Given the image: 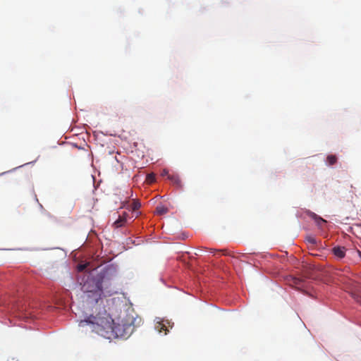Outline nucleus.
Masks as SVG:
<instances>
[{"label":"nucleus","mask_w":361,"mask_h":361,"mask_svg":"<svg viewBox=\"0 0 361 361\" xmlns=\"http://www.w3.org/2000/svg\"><path fill=\"white\" fill-rule=\"evenodd\" d=\"M155 329L159 333H164L165 335L167 334V331H169L164 321L157 322L155 324Z\"/></svg>","instance_id":"7"},{"label":"nucleus","mask_w":361,"mask_h":361,"mask_svg":"<svg viewBox=\"0 0 361 361\" xmlns=\"http://www.w3.org/2000/svg\"><path fill=\"white\" fill-rule=\"evenodd\" d=\"M133 322L131 318L123 319L120 323L113 324L111 332L113 336L111 339L116 338H128L134 330Z\"/></svg>","instance_id":"3"},{"label":"nucleus","mask_w":361,"mask_h":361,"mask_svg":"<svg viewBox=\"0 0 361 361\" xmlns=\"http://www.w3.org/2000/svg\"><path fill=\"white\" fill-rule=\"evenodd\" d=\"M115 277L116 272L112 268H108L94 276H88L81 288L85 295L86 302L97 305L102 300L103 289L110 287Z\"/></svg>","instance_id":"1"},{"label":"nucleus","mask_w":361,"mask_h":361,"mask_svg":"<svg viewBox=\"0 0 361 361\" xmlns=\"http://www.w3.org/2000/svg\"><path fill=\"white\" fill-rule=\"evenodd\" d=\"M335 256L338 258H343L345 255V248L344 247H335L332 250Z\"/></svg>","instance_id":"6"},{"label":"nucleus","mask_w":361,"mask_h":361,"mask_svg":"<svg viewBox=\"0 0 361 361\" xmlns=\"http://www.w3.org/2000/svg\"><path fill=\"white\" fill-rule=\"evenodd\" d=\"M307 240L308 243H311V244H316V239L314 238V237H312V236H308L307 238Z\"/></svg>","instance_id":"13"},{"label":"nucleus","mask_w":361,"mask_h":361,"mask_svg":"<svg viewBox=\"0 0 361 361\" xmlns=\"http://www.w3.org/2000/svg\"><path fill=\"white\" fill-rule=\"evenodd\" d=\"M337 161V157L336 155L330 154L326 157V163L329 166H332L335 164Z\"/></svg>","instance_id":"8"},{"label":"nucleus","mask_w":361,"mask_h":361,"mask_svg":"<svg viewBox=\"0 0 361 361\" xmlns=\"http://www.w3.org/2000/svg\"><path fill=\"white\" fill-rule=\"evenodd\" d=\"M127 216L128 214L126 212H123L122 215L118 216V219L113 223V227L118 228L124 226L127 222Z\"/></svg>","instance_id":"4"},{"label":"nucleus","mask_w":361,"mask_h":361,"mask_svg":"<svg viewBox=\"0 0 361 361\" xmlns=\"http://www.w3.org/2000/svg\"><path fill=\"white\" fill-rule=\"evenodd\" d=\"M219 251L221 252L224 255H228V256L233 257V255L231 254V252L228 251V250L225 249V250H221Z\"/></svg>","instance_id":"15"},{"label":"nucleus","mask_w":361,"mask_h":361,"mask_svg":"<svg viewBox=\"0 0 361 361\" xmlns=\"http://www.w3.org/2000/svg\"><path fill=\"white\" fill-rule=\"evenodd\" d=\"M94 310L87 318L80 320L78 326L85 327L89 326L91 331L105 338L111 339L113 336L111 328L114 324V320L106 312L104 307H94Z\"/></svg>","instance_id":"2"},{"label":"nucleus","mask_w":361,"mask_h":361,"mask_svg":"<svg viewBox=\"0 0 361 361\" xmlns=\"http://www.w3.org/2000/svg\"><path fill=\"white\" fill-rule=\"evenodd\" d=\"M354 298L360 303H361V290L357 294H355Z\"/></svg>","instance_id":"14"},{"label":"nucleus","mask_w":361,"mask_h":361,"mask_svg":"<svg viewBox=\"0 0 361 361\" xmlns=\"http://www.w3.org/2000/svg\"><path fill=\"white\" fill-rule=\"evenodd\" d=\"M302 283V281L298 278H292L290 285L291 286H300Z\"/></svg>","instance_id":"11"},{"label":"nucleus","mask_w":361,"mask_h":361,"mask_svg":"<svg viewBox=\"0 0 361 361\" xmlns=\"http://www.w3.org/2000/svg\"><path fill=\"white\" fill-rule=\"evenodd\" d=\"M319 219L322 221V222H325V221L324 219H322V218H319Z\"/></svg>","instance_id":"18"},{"label":"nucleus","mask_w":361,"mask_h":361,"mask_svg":"<svg viewBox=\"0 0 361 361\" xmlns=\"http://www.w3.org/2000/svg\"><path fill=\"white\" fill-rule=\"evenodd\" d=\"M140 207H141L140 203L138 201L134 200L133 202L130 204V209L135 212V211L137 210Z\"/></svg>","instance_id":"10"},{"label":"nucleus","mask_w":361,"mask_h":361,"mask_svg":"<svg viewBox=\"0 0 361 361\" xmlns=\"http://www.w3.org/2000/svg\"><path fill=\"white\" fill-rule=\"evenodd\" d=\"M147 181L152 183L155 181V176L153 173H149L147 176Z\"/></svg>","instance_id":"12"},{"label":"nucleus","mask_w":361,"mask_h":361,"mask_svg":"<svg viewBox=\"0 0 361 361\" xmlns=\"http://www.w3.org/2000/svg\"><path fill=\"white\" fill-rule=\"evenodd\" d=\"M16 316H17V317H27V315H26L25 314V315H24V314H20V313H19V314H18V315H16Z\"/></svg>","instance_id":"17"},{"label":"nucleus","mask_w":361,"mask_h":361,"mask_svg":"<svg viewBox=\"0 0 361 361\" xmlns=\"http://www.w3.org/2000/svg\"><path fill=\"white\" fill-rule=\"evenodd\" d=\"M156 211L158 214L163 215V214H166L168 212L169 209L167 207H166L164 206L159 205V206L157 207Z\"/></svg>","instance_id":"9"},{"label":"nucleus","mask_w":361,"mask_h":361,"mask_svg":"<svg viewBox=\"0 0 361 361\" xmlns=\"http://www.w3.org/2000/svg\"><path fill=\"white\" fill-rule=\"evenodd\" d=\"M168 178L171 181V183L176 185L178 188H182L183 185L181 183V180L178 175H171L168 176Z\"/></svg>","instance_id":"5"},{"label":"nucleus","mask_w":361,"mask_h":361,"mask_svg":"<svg viewBox=\"0 0 361 361\" xmlns=\"http://www.w3.org/2000/svg\"><path fill=\"white\" fill-rule=\"evenodd\" d=\"M85 265H80L78 267V270L79 271H82L84 269H85Z\"/></svg>","instance_id":"16"}]
</instances>
